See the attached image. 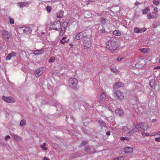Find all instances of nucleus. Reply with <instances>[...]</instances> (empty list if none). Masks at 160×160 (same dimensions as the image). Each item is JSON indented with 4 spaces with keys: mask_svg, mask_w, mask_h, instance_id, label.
Wrapping results in <instances>:
<instances>
[{
    "mask_svg": "<svg viewBox=\"0 0 160 160\" xmlns=\"http://www.w3.org/2000/svg\"><path fill=\"white\" fill-rule=\"evenodd\" d=\"M9 19L10 20V23L11 24H13L14 22V19L10 17H9Z\"/></svg>",
    "mask_w": 160,
    "mask_h": 160,
    "instance_id": "nucleus-40",
    "label": "nucleus"
},
{
    "mask_svg": "<svg viewBox=\"0 0 160 160\" xmlns=\"http://www.w3.org/2000/svg\"><path fill=\"white\" fill-rule=\"evenodd\" d=\"M41 52V50H36L34 51V54L36 55H38L40 54V52Z\"/></svg>",
    "mask_w": 160,
    "mask_h": 160,
    "instance_id": "nucleus-36",
    "label": "nucleus"
},
{
    "mask_svg": "<svg viewBox=\"0 0 160 160\" xmlns=\"http://www.w3.org/2000/svg\"><path fill=\"white\" fill-rule=\"evenodd\" d=\"M114 93L118 99L121 100L124 99V96L123 93L121 91L118 90H116L114 91Z\"/></svg>",
    "mask_w": 160,
    "mask_h": 160,
    "instance_id": "nucleus-5",
    "label": "nucleus"
},
{
    "mask_svg": "<svg viewBox=\"0 0 160 160\" xmlns=\"http://www.w3.org/2000/svg\"><path fill=\"white\" fill-rule=\"evenodd\" d=\"M122 130L124 133H130V132L128 131V128L126 127H123L122 128Z\"/></svg>",
    "mask_w": 160,
    "mask_h": 160,
    "instance_id": "nucleus-28",
    "label": "nucleus"
},
{
    "mask_svg": "<svg viewBox=\"0 0 160 160\" xmlns=\"http://www.w3.org/2000/svg\"><path fill=\"white\" fill-rule=\"evenodd\" d=\"M43 160H50L47 157H45L43 158Z\"/></svg>",
    "mask_w": 160,
    "mask_h": 160,
    "instance_id": "nucleus-52",
    "label": "nucleus"
},
{
    "mask_svg": "<svg viewBox=\"0 0 160 160\" xmlns=\"http://www.w3.org/2000/svg\"><path fill=\"white\" fill-rule=\"evenodd\" d=\"M159 63H160V58H159Z\"/></svg>",
    "mask_w": 160,
    "mask_h": 160,
    "instance_id": "nucleus-55",
    "label": "nucleus"
},
{
    "mask_svg": "<svg viewBox=\"0 0 160 160\" xmlns=\"http://www.w3.org/2000/svg\"><path fill=\"white\" fill-rule=\"evenodd\" d=\"M110 132L109 131H107L106 132V134L108 136L110 135Z\"/></svg>",
    "mask_w": 160,
    "mask_h": 160,
    "instance_id": "nucleus-50",
    "label": "nucleus"
},
{
    "mask_svg": "<svg viewBox=\"0 0 160 160\" xmlns=\"http://www.w3.org/2000/svg\"><path fill=\"white\" fill-rule=\"evenodd\" d=\"M153 3L154 4H156L157 5L159 4L160 2L159 1H156V0H154L153 2Z\"/></svg>",
    "mask_w": 160,
    "mask_h": 160,
    "instance_id": "nucleus-39",
    "label": "nucleus"
},
{
    "mask_svg": "<svg viewBox=\"0 0 160 160\" xmlns=\"http://www.w3.org/2000/svg\"><path fill=\"white\" fill-rule=\"evenodd\" d=\"M139 51L143 53H147L150 51V49L148 48H140Z\"/></svg>",
    "mask_w": 160,
    "mask_h": 160,
    "instance_id": "nucleus-19",
    "label": "nucleus"
},
{
    "mask_svg": "<svg viewBox=\"0 0 160 160\" xmlns=\"http://www.w3.org/2000/svg\"><path fill=\"white\" fill-rule=\"evenodd\" d=\"M112 160H116L115 159V158L114 159Z\"/></svg>",
    "mask_w": 160,
    "mask_h": 160,
    "instance_id": "nucleus-56",
    "label": "nucleus"
},
{
    "mask_svg": "<svg viewBox=\"0 0 160 160\" xmlns=\"http://www.w3.org/2000/svg\"><path fill=\"white\" fill-rule=\"evenodd\" d=\"M2 34L5 39H8L10 37V33L9 32L5 30H3Z\"/></svg>",
    "mask_w": 160,
    "mask_h": 160,
    "instance_id": "nucleus-9",
    "label": "nucleus"
},
{
    "mask_svg": "<svg viewBox=\"0 0 160 160\" xmlns=\"http://www.w3.org/2000/svg\"><path fill=\"white\" fill-rule=\"evenodd\" d=\"M121 140L122 141L126 140L127 141H128L129 140V138L128 137H121L120 138Z\"/></svg>",
    "mask_w": 160,
    "mask_h": 160,
    "instance_id": "nucleus-33",
    "label": "nucleus"
},
{
    "mask_svg": "<svg viewBox=\"0 0 160 160\" xmlns=\"http://www.w3.org/2000/svg\"><path fill=\"white\" fill-rule=\"evenodd\" d=\"M84 48L85 49L90 48L92 45L91 37L88 34H85L82 40Z\"/></svg>",
    "mask_w": 160,
    "mask_h": 160,
    "instance_id": "nucleus-2",
    "label": "nucleus"
},
{
    "mask_svg": "<svg viewBox=\"0 0 160 160\" xmlns=\"http://www.w3.org/2000/svg\"><path fill=\"white\" fill-rule=\"evenodd\" d=\"M138 126L140 128V131L142 130L146 131L147 130L148 128V124L146 123H141L139 124H138Z\"/></svg>",
    "mask_w": 160,
    "mask_h": 160,
    "instance_id": "nucleus-6",
    "label": "nucleus"
},
{
    "mask_svg": "<svg viewBox=\"0 0 160 160\" xmlns=\"http://www.w3.org/2000/svg\"><path fill=\"white\" fill-rule=\"evenodd\" d=\"M124 152L128 154H131L133 152V148L131 147H126L124 148Z\"/></svg>",
    "mask_w": 160,
    "mask_h": 160,
    "instance_id": "nucleus-12",
    "label": "nucleus"
},
{
    "mask_svg": "<svg viewBox=\"0 0 160 160\" xmlns=\"http://www.w3.org/2000/svg\"><path fill=\"white\" fill-rule=\"evenodd\" d=\"M55 60V58L53 57H51L49 60V62H53Z\"/></svg>",
    "mask_w": 160,
    "mask_h": 160,
    "instance_id": "nucleus-38",
    "label": "nucleus"
},
{
    "mask_svg": "<svg viewBox=\"0 0 160 160\" xmlns=\"http://www.w3.org/2000/svg\"><path fill=\"white\" fill-rule=\"evenodd\" d=\"M69 46H73V44H72V43H70V44H69Z\"/></svg>",
    "mask_w": 160,
    "mask_h": 160,
    "instance_id": "nucleus-54",
    "label": "nucleus"
},
{
    "mask_svg": "<svg viewBox=\"0 0 160 160\" xmlns=\"http://www.w3.org/2000/svg\"><path fill=\"white\" fill-rule=\"evenodd\" d=\"M158 8H157V7H155V8H154V9H153V10H154V11H156V12H158Z\"/></svg>",
    "mask_w": 160,
    "mask_h": 160,
    "instance_id": "nucleus-47",
    "label": "nucleus"
},
{
    "mask_svg": "<svg viewBox=\"0 0 160 160\" xmlns=\"http://www.w3.org/2000/svg\"><path fill=\"white\" fill-rule=\"evenodd\" d=\"M106 47L112 53L117 52L119 49V47L116 41L110 40L106 43Z\"/></svg>",
    "mask_w": 160,
    "mask_h": 160,
    "instance_id": "nucleus-1",
    "label": "nucleus"
},
{
    "mask_svg": "<svg viewBox=\"0 0 160 160\" xmlns=\"http://www.w3.org/2000/svg\"><path fill=\"white\" fill-rule=\"evenodd\" d=\"M68 25V23L66 22H64L63 23L62 27H63V28H64L65 29L67 27Z\"/></svg>",
    "mask_w": 160,
    "mask_h": 160,
    "instance_id": "nucleus-41",
    "label": "nucleus"
},
{
    "mask_svg": "<svg viewBox=\"0 0 160 160\" xmlns=\"http://www.w3.org/2000/svg\"><path fill=\"white\" fill-rule=\"evenodd\" d=\"M154 69H160V66H158L155 67L154 68Z\"/></svg>",
    "mask_w": 160,
    "mask_h": 160,
    "instance_id": "nucleus-49",
    "label": "nucleus"
},
{
    "mask_svg": "<svg viewBox=\"0 0 160 160\" xmlns=\"http://www.w3.org/2000/svg\"><path fill=\"white\" fill-rule=\"evenodd\" d=\"M23 32L25 33L29 32L31 31L30 28L28 27H24L23 29Z\"/></svg>",
    "mask_w": 160,
    "mask_h": 160,
    "instance_id": "nucleus-22",
    "label": "nucleus"
},
{
    "mask_svg": "<svg viewBox=\"0 0 160 160\" xmlns=\"http://www.w3.org/2000/svg\"><path fill=\"white\" fill-rule=\"evenodd\" d=\"M139 30L140 32V33H141L142 32H145L147 30V29L145 28H139Z\"/></svg>",
    "mask_w": 160,
    "mask_h": 160,
    "instance_id": "nucleus-35",
    "label": "nucleus"
},
{
    "mask_svg": "<svg viewBox=\"0 0 160 160\" xmlns=\"http://www.w3.org/2000/svg\"><path fill=\"white\" fill-rule=\"evenodd\" d=\"M12 57L11 56V55L9 53L6 57V59L7 60H10L11 59Z\"/></svg>",
    "mask_w": 160,
    "mask_h": 160,
    "instance_id": "nucleus-42",
    "label": "nucleus"
},
{
    "mask_svg": "<svg viewBox=\"0 0 160 160\" xmlns=\"http://www.w3.org/2000/svg\"><path fill=\"white\" fill-rule=\"evenodd\" d=\"M106 96L104 93H102L100 96V102L102 103L105 100Z\"/></svg>",
    "mask_w": 160,
    "mask_h": 160,
    "instance_id": "nucleus-17",
    "label": "nucleus"
},
{
    "mask_svg": "<svg viewBox=\"0 0 160 160\" xmlns=\"http://www.w3.org/2000/svg\"><path fill=\"white\" fill-rule=\"evenodd\" d=\"M87 143H88V142H87V141H83V142H82V145H85V144H87Z\"/></svg>",
    "mask_w": 160,
    "mask_h": 160,
    "instance_id": "nucleus-48",
    "label": "nucleus"
},
{
    "mask_svg": "<svg viewBox=\"0 0 160 160\" xmlns=\"http://www.w3.org/2000/svg\"><path fill=\"white\" fill-rule=\"evenodd\" d=\"M110 68L111 71L114 73H117L118 72V70L115 65L111 66Z\"/></svg>",
    "mask_w": 160,
    "mask_h": 160,
    "instance_id": "nucleus-20",
    "label": "nucleus"
},
{
    "mask_svg": "<svg viewBox=\"0 0 160 160\" xmlns=\"http://www.w3.org/2000/svg\"><path fill=\"white\" fill-rule=\"evenodd\" d=\"M101 22L102 24H105L106 23V19L103 18H101Z\"/></svg>",
    "mask_w": 160,
    "mask_h": 160,
    "instance_id": "nucleus-30",
    "label": "nucleus"
},
{
    "mask_svg": "<svg viewBox=\"0 0 160 160\" xmlns=\"http://www.w3.org/2000/svg\"><path fill=\"white\" fill-rule=\"evenodd\" d=\"M46 9L47 11L48 12H50L51 10V8L49 6H47L46 7Z\"/></svg>",
    "mask_w": 160,
    "mask_h": 160,
    "instance_id": "nucleus-43",
    "label": "nucleus"
},
{
    "mask_svg": "<svg viewBox=\"0 0 160 160\" xmlns=\"http://www.w3.org/2000/svg\"><path fill=\"white\" fill-rule=\"evenodd\" d=\"M142 136L144 137L153 136L152 133L151 134L149 133H145L144 132L142 133Z\"/></svg>",
    "mask_w": 160,
    "mask_h": 160,
    "instance_id": "nucleus-26",
    "label": "nucleus"
},
{
    "mask_svg": "<svg viewBox=\"0 0 160 160\" xmlns=\"http://www.w3.org/2000/svg\"><path fill=\"white\" fill-rule=\"evenodd\" d=\"M64 11L63 10H60L57 13V17L58 18H62L63 17Z\"/></svg>",
    "mask_w": 160,
    "mask_h": 160,
    "instance_id": "nucleus-14",
    "label": "nucleus"
},
{
    "mask_svg": "<svg viewBox=\"0 0 160 160\" xmlns=\"http://www.w3.org/2000/svg\"><path fill=\"white\" fill-rule=\"evenodd\" d=\"M153 136H154L157 135H160V131L156 132L154 133H152Z\"/></svg>",
    "mask_w": 160,
    "mask_h": 160,
    "instance_id": "nucleus-44",
    "label": "nucleus"
},
{
    "mask_svg": "<svg viewBox=\"0 0 160 160\" xmlns=\"http://www.w3.org/2000/svg\"><path fill=\"white\" fill-rule=\"evenodd\" d=\"M155 140L158 142H160V137L159 138H155Z\"/></svg>",
    "mask_w": 160,
    "mask_h": 160,
    "instance_id": "nucleus-45",
    "label": "nucleus"
},
{
    "mask_svg": "<svg viewBox=\"0 0 160 160\" xmlns=\"http://www.w3.org/2000/svg\"><path fill=\"white\" fill-rule=\"evenodd\" d=\"M43 73V70L42 69L39 68L35 70L34 74L36 77L40 76Z\"/></svg>",
    "mask_w": 160,
    "mask_h": 160,
    "instance_id": "nucleus-10",
    "label": "nucleus"
},
{
    "mask_svg": "<svg viewBox=\"0 0 160 160\" xmlns=\"http://www.w3.org/2000/svg\"><path fill=\"white\" fill-rule=\"evenodd\" d=\"M123 59V58L118 57L117 59V61H121Z\"/></svg>",
    "mask_w": 160,
    "mask_h": 160,
    "instance_id": "nucleus-46",
    "label": "nucleus"
},
{
    "mask_svg": "<svg viewBox=\"0 0 160 160\" xmlns=\"http://www.w3.org/2000/svg\"><path fill=\"white\" fill-rule=\"evenodd\" d=\"M61 26V22L59 21L55 22L52 23L50 26L51 29L57 30L60 29Z\"/></svg>",
    "mask_w": 160,
    "mask_h": 160,
    "instance_id": "nucleus-4",
    "label": "nucleus"
},
{
    "mask_svg": "<svg viewBox=\"0 0 160 160\" xmlns=\"http://www.w3.org/2000/svg\"><path fill=\"white\" fill-rule=\"evenodd\" d=\"M2 99L4 102L7 103H14L15 102L14 99L11 97H7L3 96L2 97Z\"/></svg>",
    "mask_w": 160,
    "mask_h": 160,
    "instance_id": "nucleus-7",
    "label": "nucleus"
},
{
    "mask_svg": "<svg viewBox=\"0 0 160 160\" xmlns=\"http://www.w3.org/2000/svg\"><path fill=\"white\" fill-rule=\"evenodd\" d=\"M69 86L73 88H76L78 84V80L74 78H70L68 80Z\"/></svg>",
    "mask_w": 160,
    "mask_h": 160,
    "instance_id": "nucleus-3",
    "label": "nucleus"
},
{
    "mask_svg": "<svg viewBox=\"0 0 160 160\" xmlns=\"http://www.w3.org/2000/svg\"><path fill=\"white\" fill-rule=\"evenodd\" d=\"M10 138V137L9 135L6 136L5 137V139L7 140V138Z\"/></svg>",
    "mask_w": 160,
    "mask_h": 160,
    "instance_id": "nucleus-51",
    "label": "nucleus"
},
{
    "mask_svg": "<svg viewBox=\"0 0 160 160\" xmlns=\"http://www.w3.org/2000/svg\"><path fill=\"white\" fill-rule=\"evenodd\" d=\"M124 158L125 157L123 156H120L115 158L116 160H124Z\"/></svg>",
    "mask_w": 160,
    "mask_h": 160,
    "instance_id": "nucleus-34",
    "label": "nucleus"
},
{
    "mask_svg": "<svg viewBox=\"0 0 160 160\" xmlns=\"http://www.w3.org/2000/svg\"><path fill=\"white\" fill-rule=\"evenodd\" d=\"M124 86V84L122 82H118L115 83L113 85V88L114 89H118Z\"/></svg>",
    "mask_w": 160,
    "mask_h": 160,
    "instance_id": "nucleus-8",
    "label": "nucleus"
},
{
    "mask_svg": "<svg viewBox=\"0 0 160 160\" xmlns=\"http://www.w3.org/2000/svg\"><path fill=\"white\" fill-rule=\"evenodd\" d=\"M47 145V144L46 143L44 142L42 144H41L40 145V147L42 148V149L43 150H47L48 148L46 147Z\"/></svg>",
    "mask_w": 160,
    "mask_h": 160,
    "instance_id": "nucleus-21",
    "label": "nucleus"
},
{
    "mask_svg": "<svg viewBox=\"0 0 160 160\" xmlns=\"http://www.w3.org/2000/svg\"><path fill=\"white\" fill-rule=\"evenodd\" d=\"M12 57H15L16 56L17 53L16 52H12L11 53H10Z\"/></svg>",
    "mask_w": 160,
    "mask_h": 160,
    "instance_id": "nucleus-37",
    "label": "nucleus"
},
{
    "mask_svg": "<svg viewBox=\"0 0 160 160\" xmlns=\"http://www.w3.org/2000/svg\"><path fill=\"white\" fill-rule=\"evenodd\" d=\"M122 110L120 108H117L115 111V113L119 115H122L123 114Z\"/></svg>",
    "mask_w": 160,
    "mask_h": 160,
    "instance_id": "nucleus-15",
    "label": "nucleus"
},
{
    "mask_svg": "<svg viewBox=\"0 0 160 160\" xmlns=\"http://www.w3.org/2000/svg\"><path fill=\"white\" fill-rule=\"evenodd\" d=\"M28 4L27 2H20L18 3V4L20 6V8H21L26 6Z\"/></svg>",
    "mask_w": 160,
    "mask_h": 160,
    "instance_id": "nucleus-25",
    "label": "nucleus"
},
{
    "mask_svg": "<svg viewBox=\"0 0 160 160\" xmlns=\"http://www.w3.org/2000/svg\"><path fill=\"white\" fill-rule=\"evenodd\" d=\"M155 12H152V13H150L147 15V18L148 19H153L156 17L154 16Z\"/></svg>",
    "mask_w": 160,
    "mask_h": 160,
    "instance_id": "nucleus-16",
    "label": "nucleus"
},
{
    "mask_svg": "<svg viewBox=\"0 0 160 160\" xmlns=\"http://www.w3.org/2000/svg\"><path fill=\"white\" fill-rule=\"evenodd\" d=\"M65 29L64 28H63V27H61V29L60 31V32L59 33L60 35L61 36H62L63 34L65 32Z\"/></svg>",
    "mask_w": 160,
    "mask_h": 160,
    "instance_id": "nucleus-27",
    "label": "nucleus"
},
{
    "mask_svg": "<svg viewBox=\"0 0 160 160\" xmlns=\"http://www.w3.org/2000/svg\"><path fill=\"white\" fill-rule=\"evenodd\" d=\"M84 35L82 32H79L75 36V38L78 40H79L83 37Z\"/></svg>",
    "mask_w": 160,
    "mask_h": 160,
    "instance_id": "nucleus-13",
    "label": "nucleus"
},
{
    "mask_svg": "<svg viewBox=\"0 0 160 160\" xmlns=\"http://www.w3.org/2000/svg\"><path fill=\"white\" fill-rule=\"evenodd\" d=\"M67 38L66 37H63L62 39L60 41V42L62 44H64L65 43L68 42L69 39H66Z\"/></svg>",
    "mask_w": 160,
    "mask_h": 160,
    "instance_id": "nucleus-18",
    "label": "nucleus"
},
{
    "mask_svg": "<svg viewBox=\"0 0 160 160\" xmlns=\"http://www.w3.org/2000/svg\"><path fill=\"white\" fill-rule=\"evenodd\" d=\"M138 126V124H137L135 126V127L133 128L132 130L130 132V134H133L136 132H138L139 131H140V128Z\"/></svg>",
    "mask_w": 160,
    "mask_h": 160,
    "instance_id": "nucleus-11",
    "label": "nucleus"
},
{
    "mask_svg": "<svg viewBox=\"0 0 160 160\" xmlns=\"http://www.w3.org/2000/svg\"><path fill=\"white\" fill-rule=\"evenodd\" d=\"M157 121V120L156 119H153L152 120V122H155Z\"/></svg>",
    "mask_w": 160,
    "mask_h": 160,
    "instance_id": "nucleus-53",
    "label": "nucleus"
},
{
    "mask_svg": "<svg viewBox=\"0 0 160 160\" xmlns=\"http://www.w3.org/2000/svg\"><path fill=\"white\" fill-rule=\"evenodd\" d=\"M13 137L14 139L17 140L19 141L21 139L20 137L17 135H13Z\"/></svg>",
    "mask_w": 160,
    "mask_h": 160,
    "instance_id": "nucleus-29",
    "label": "nucleus"
},
{
    "mask_svg": "<svg viewBox=\"0 0 160 160\" xmlns=\"http://www.w3.org/2000/svg\"><path fill=\"white\" fill-rule=\"evenodd\" d=\"M150 11V9L148 7H147L145 8L143 11H142V14H146L148 12Z\"/></svg>",
    "mask_w": 160,
    "mask_h": 160,
    "instance_id": "nucleus-24",
    "label": "nucleus"
},
{
    "mask_svg": "<svg viewBox=\"0 0 160 160\" xmlns=\"http://www.w3.org/2000/svg\"><path fill=\"white\" fill-rule=\"evenodd\" d=\"M26 124V120L24 119L22 120L20 122V124L21 126H22L24 125H25Z\"/></svg>",
    "mask_w": 160,
    "mask_h": 160,
    "instance_id": "nucleus-31",
    "label": "nucleus"
},
{
    "mask_svg": "<svg viewBox=\"0 0 160 160\" xmlns=\"http://www.w3.org/2000/svg\"><path fill=\"white\" fill-rule=\"evenodd\" d=\"M134 32L136 33H140V30L139 28H135L134 29Z\"/></svg>",
    "mask_w": 160,
    "mask_h": 160,
    "instance_id": "nucleus-32",
    "label": "nucleus"
},
{
    "mask_svg": "<svg viewBox=\"0 0 160 160\" xmlns=\"http://www.w3.org/2000/svg\"><path fill=\"white\" fill-rule=\"evenodd\" d=\"M112 33L114 35L117 36H120L121 34L120 31L116 30L113 31Z\"/></svg>",
    "mask_w": 160,
    "mask_h": 160,
    "instance_id": "nucleus-23",
    "label": "nucleus"
}]
</instances>
